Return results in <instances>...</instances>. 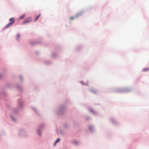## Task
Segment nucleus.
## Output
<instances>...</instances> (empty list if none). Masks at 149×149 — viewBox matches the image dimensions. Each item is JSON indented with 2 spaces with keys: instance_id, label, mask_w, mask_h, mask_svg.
<instances>
[{
  "instance_id": "f257e3e1",
  "label": "nucleus",
  "mask_w": 149,
  "mask_h": 149,
  "mask_svg": "<svg viewBox=\"0 0 149 149\" xmlns=\"http://www.w3.org/2000/svg\"><path fill=\"white\" fill-rule=\"evenodd\" d=\"M9 21L10 22L8 23L7 25L6 26H5L6 28H7L9 26H11L14 22L15 20L13 18H12L9 19Z\"/></svg>"
},
{
  "instance_id": "f03ea898",
  "label": "nucleus",
  "mask_w": 149,
  "mask_h": 149,
  "mask_svg": "<svg viewBox=\"0 0 149 149\" xmlns=\"http://www.w3.org/2000/svg\"><path fill=\"white\" fill-rule=\"evenodd\" d=\"M31 17H28L26 18L23 22L24 24L27 23L31 21Z\"/></svg>"
},
{
  "instance_id": "7ed1b4c3",
  "label": "nucleus",
  "mask_w": 149,
  "mask_h": 149,
  "mask_svg": "<svg viewBox=\"0 0 149 149\" xmlns=\"http://www.w3.org/2000/svg\"><path fill=\"white\" fill-rule=\"evenodd\" d=\"M25 14L21 16H20L19 17V19H23V18L24 17H25Z\"/></svg>"
},
{
  "instance_id": "20e7f679",
  "label": "nucleus",
  "mask_w": 149,
  "mask_h": 149,
  "mask_svg": "<svg viewBox=\"0 0 149 149\" xmlns=\"http://www.w3.org/2000/svg\"><path fill=\"white\" fill-rule=\"evenodd\" d=\"M60 140V139H57V140L56 141V142L54 144V146H55L56 145V143L59 141Z\"/></svg>"
},
{
  "instance_id": "39448f33",
  "label": "nucleus",
  "mask_w": 149,
  "mask_h": 149,
  "mask_svg": "<svg viewBox=\"0 0 149 149\" xmlns=\"http://www.w3.org/2000/svg\"><path fill=\"white\" fill-rule=\"evenodd\" d=\"M149 70V68H145L143 70V71H146Z\"/></svg>"
},
{
  "instance_id": "423d86ee",
  "label": "nucleus",
  "mask_w": 149,
  "mask_h": 149,
  "mask_svg": "<svg viewBox=\"0 0 149 149\" xmlns=\"http://www.w3.org/2000/svg\"><path fill=\"white\" fill-rule=\"evenodd\" d=\"M40 14H39L37 16V17L35 19V21H36L39 18V17H40Z\"/></svg>"
},
{
  "instance_id": "0eeeda50",
  "label": "nucleus",
  "mask_w": 149,
  "mask_h": 149,
  "mask_svg": "<svg viewBox=\"0 0 149 149\" xmlns=\"http://www.w3.org/2000/svg\"><path fill=\"white\" fill-rule=\"evenodd\" d=\"M74 18V17H71L70 18V19L72 20Z\"/></svg>"
},
{
  "instance_id": "6e6552de",
  "label": "nucleus",
  "mask_w": 149,
  "mask_h": 149,
  "mask_svg": "<svg viewBox=\"0 0 149 149\" xmlns=\"http://www.w3.org/2000/svg\"><path fill=\"white\" fill-rule=\"evenodd\" d=\"M20 37V36L19 35H18L17 36V40H18V39Z\"/></svg>"
},
{
  "instance_id": "1a4fd4ad",
  "label": "nucleus",
  "mask_w": 149,
  "mask_h": 149,
  "mask_svg": "<svg viewBox=\"0 0 149 149\" xmlns=\"http://www.w3.org/2000/svg\"><path fill=\"white\" fill-rule=\"evenodd\" d=\"M12 119L14 121L15 120L13 118H12Z\"/></svg>"
},
{
  "instance_id": "9d476101",
  "label": "nucleus",
  "mask_w": 149,
  "mask_h": 149,
  "mask_svg": "<svg viewBox=\"0 0 149 149\" xmlns=\"http://www.w3.org/2000/svg\"><path fill=\"white\" fill-rule=\"evenodd\" d=\"M89 128L91 129V128H90V127H89Z\"/></svg>"
},
{
  "instance_id": "9b49d317",
  "label": "nucleus",
  "mask_w": 149,
  "mask_h": 149,
  "mask_svg": "<svg viewBox=\"0 0 149 149\" xmlns=\"http://www.w3.org/2000/svg\"><path fill=\"white\" fill-rule=\"evenodd\" d=\"M1 78V75H0V78Z\"/></svg>"
}]
</instances>
